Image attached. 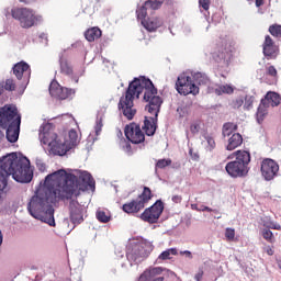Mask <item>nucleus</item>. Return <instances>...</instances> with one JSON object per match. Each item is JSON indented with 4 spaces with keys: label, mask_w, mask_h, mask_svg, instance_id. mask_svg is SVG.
I'll use <instances>...</instances> for the list:
<instances>
[{
    "label": "nucleus",
    "mask_w": 281,
    "mask_h": 281,
    "mask_svg": "<svg viewBox=\"0 0 281 281\" xmlns=\"http://www.w3.org/2000/svg\"><path fill=\"white\" fill-rule=\"evenodd\" d=\"M89 188L95 189V180L91 173L82 171L78 177L67 173L65 169H59L46 176L43 188H40L32 196L27 210L33 218L56 227L52 204L78 199L80 192H87Z\"/></svg>",
    "instance_id": "f257e3e1"
},
{
    "label": "nucleus",
    "mask_w": 281,
    "mask_h": 281,
    "mask_svg": "<svg viewBox=\"0 0 281 281\" xmlns=\"http://www.w3.org/2000/svg\"><path fill=\"white\" fill-rule=\"evenodd\" d=\"M144 93L145 102H148L145 110L150 113V115H159L161 111V104L164 100L161 97L157 95L158 91L150 79L146 77L135 78L125 92V95L121 97L119 101V110L122 111L124 117L127 120H133L137 113L135 109V98L139 99V95Z\"/></svg>",
    "instance_id": "f03ea898"
},
{
    "label": "nucleus",
    "mask_w": 281,
    "mask_h": 281,
    "mask_svg": "<svg viewBox=\"0 0 281 281\" xmlns=\"http://www.w3.org/2000/svg\"><path fill=\"white\" fill-rule=\"evenodd\" d=\"M12 177L18 183H30L34 172L30 168V159L16 153L8 154L0 159V199L8 188V178Z\"/></svg>",
    "instance_id": "7ed1b4c3"
},
{
    "label": "nucleus",
    "mask_w": 281,
    "mask_h": 281,
    "mask_svg": "<svg viewBox=\"0 0 281 281\" xmlns=\"http://www.w3.org/2000/svg\"><path fill=\"white\" fill-rule=\"evenodd\" d=\"M0 128L7 130L5 137L10 144L19 142L21 133V113L14 104H5L0 108ZM4 134L0 131V139H3Z\"/></svg>",
    "instance_id": "20e7f679"
},
{
    "label": "nucleus",
    "mask_w": 281,
    "mask_h": 281,
    "mask_svg": "<svg viewBox=\"0 0 281 281\" xmlns=\"http://www.w3.org/2000/svg\"><path fill=\"white\" fill-rule=\"evenodd\" d=\"M12 16L14 21H18L20 26L23 27V30H30V27H34V25H38L41 21H43V16L36 14V11H34L31 8L26 7H14L11 9L4 10V15Z\"/></svg>",
    "instance_id": "39448f33"
},
{
    "label": "nucleus",
    "mask_w": 281,
    "mask_h": 281,
    "mask_svg": "<svg viewBox=\"0 0 281 281\" xmlns=\"http://www.w3.org/2000/svg\"><path fill=\"white\" fill-rule=\"evenodd\" d=\"M236 159L229 161L225 166V170L233 179L238 177H247L249 175V164H251V154L247 150H236L233 154Z\"/></svg>",
    "instance_id": "423d86ee"
},
{
    "label": "nucleus",
    "mask_w": 281,
    "mask_h": 281,
    "mask_svg": "<svg viewBox=\"0 0 281 281\" xmlns=\"http://www.w3.org/2000/svg\"><path fill=\"white\" fill-rule=\"evenodd\" d=\"M151 199L153 191L150 188L144 187L143 192L136 199L123 204L122 210L125 214H139Z\"/></svg>",
    "instance_id": "0eeeda50"
},
{
    "label": "nucleus",
    "mask_w": 281,
    "mask_h": 281,
    "mask_svg": "<svg viewBox=\"0 0 281 281\" xmlns=\"http://www.w3.org/2000/svg\"><path fill=\"white\" fill-rule=\"evenodd\" d=\"M176 89L180 95H199V88L192 77L181 74L176 81Z\"/></svg>",
    "instance_id": "6e6552de"
},
{
    "label": "nucleus",
    "mask_w": 281,
    "mask_h": 281,
    "mask_svg": "<svg viewBox=\"0 0 281 281\" xmlns=\"http://www.w3.org/2000/svg\"><path fill=\"white\" fill-rule=\"evenodd\" d=\"M215 63H229L232 60V46L227 40H220L213 52Z\"/></svg>",
    "instance_id": "1a4fd4ad"
},
{
    "label": "nucleus",
    "mask_w": 281,
    "mask_h": 281,
    "mask_svg": "<svg viewBox=\"0 0 281 281\" xmlns=\"http://www.w3.org/2000/svg\"><path fill=\"white\" fill-rule=\"evenodd\" d=\"M164 214V202L157 200L150 207H147L142 214L140 218L145 223H157L159 217Z\"/></svg>",
    "instance_id": "9d476101"
},
{
    "label": "nucleus",
    "mask_w": 281,
    "mask_h": 281,
    "mask_svg": "<svg viewBox=\"0 0 281 281\" xmlns=\"http://www.w3.org/2000/svg\"><path fill=\"white\" fill-rule=\"evenodd\" d=\"M260 170L266 181H273V178L278 177V173L280 172V165L271 158H265L261 161Z\"/></svg>",
    "instance_id": "9b49d317"
},
{
    "label": "nucleus",
    "mask_w": 281,
    "mask_h": 281,
    "mask_svg": "<svg viewBox=\"0 0 281 281\" xmlns=\"http://www.w3.org/2000/svg\"><path fill=\"white\" fill-rule=\"evenodd\" d=\"M125 137L132 144H144L146 142V134L142 132V126L137 123H131L125 126Z\"/></svg>",
    "instance_id": "f8f14e48"
},
{
    "label": "nucleus",
    "mask_w": 281,
    "mask_h": 281,
    "mask_svg": "<svg viewBox=\"0 0 281 281\" xmlns=\"http://www.w3.org/2000/svg\"><path fill=\"white\" fill-rule=\"evenodd\" d=\"M13 76L18 80H21L23 85L30 83V78H32V68L30 67V64L25 63L24 60L16 63L12 67Z\"/></svg>",
    "instance_id": "ddd939ff"
},
{
    "label": "nucleus",
    "mask_w": 281,
    "mask_h": 281,
    "mask_svg": "<svg viewBox=\"0 0 281 281\" xmlns=\"http://www.w3.org/2000/svg\"><path fill=\"white\" fill-rule=\"evenodd\" d=\"M40 139L44 146H50L54 140L58 139V134L54 132V124L45 123L40 128Z\"/></svg>",
    "instance_id": "4468645a"
},
{
    "label": "nucleus",
    "mask_w": 281,
    "mask_h": 281,
    "mask_svg": "<svg viewBox=\"0 0 281 281\" xmlns=\"http://www.w3.org/2000/svg\"><path fill=\"white\" fill-rule=\"evenodd\" d=\"M70 222L74 225H80L85 221V206L78 203L76 200L69 202Z\"/></svg>",
    "instance_id": "2eb2a0df"
},
{
    "label": "nucleus",
    "mask_w": 281,
    "mask_h": 281,
    "mask_svg": "<svg viewBox=\"0 0 281 281\" xmlns=\"http://www.w3.org/2000/svg\"><path fill=\"white\" fill-rule=\"evenodd\" d=\"M262 49L263 56L267 60H276L278 58V54H280V47L276 45V42L269 35H266L265 37Z\"/></svg>",
    "instance_id": "dca6fc26"
},
{
    "label": "nucleus",
    "mask_w": 281,
    "mask_h": 281,
    "mask_svg": "<svg viewBox=\"0 0 281 281\" xmlns=\"http://www.w3.org/2000/svg\"><path fill=\"white\" fill-rule=\"evenodd\" d=\"M49 93L52 98H57V100H67V98H70V95L76 93V90L63 88L58 82H52L49 86Z\"/></svg>",
    "instance_id": "f3484780"
},
{
    "label": "nucleus",
    "mask_w": 281,
    "mask_h": 281,
    "mask_svg": "<svg viewBox=\"0 0 281 281\" xmlns=\"http://www.w3.org/2000/svg\"><path fill=\"white\" fill-rule=\"evenodd\" d=\"M157 117H159V114H154V117L145 116L144 125L142 126V128L147 137H153V135L157 133Z\"/></svg>",
    "instance_id": "a211bd4d"
},
{
    "label": "nucleus",
    "mask_w": 281,
    "mask_h": 281,
    "mask_svg": "<svg viewBox=\"0 0 281 281\" xmlns=\"http://www.w3.org/2000/svg\"><path fill=\"white\" fill-rule=\"evenodd\" d=\"M143 27H145V30H147V32H155L157 30H159V27H161V25H164V20H161L160 18H148L147 20H143L142 23Z\"/></svg>",
    "instance_id": "6ab92c4d"
},
{
    "label": "nucleus",
    "mask_w": 281,
    "mask_h": 281,
    "mask_svg": "<svg viewBox=\"0 0 281 281\" xmlns=\"http://www.w3.org/2000/svg\"><path fill=\"white\" fill-rule=\"evenodd\" d=\"M48 148H50L54 155H59L60 157H63V155H67V150H69L67 145L60 142L58 138L54 139L53 144H50Z\"/></svg>",
    "instance_id": "aec40b11"
},
{
    "label": "nucleus",
    "mask_w": 281,
    "mask_h": 281,
    "mask_svg": "<svg viewBox=\"0 0 281 281\" xmlns=\"http://www.w3.org/2000/svg\"><path fill=\"white\" fill-rule=\"evenodd\" d=\"M267 105L276 108L281 104V97L278 92L269 91L266 93L265 98L261 99Z\"/></svg>",
    "instance_id": "412c9836"
},
{
    "label": "nucleus",
    "mask_w": 281,
    "mask_h": 281,
    "mask_svg": "<svg viewBox=\"0 0 281 281\" xmlns=\"http://www.w3.org/2000/svg\"><path fill=\"white\" fill-rule=\"evenodd\" d=\"M59 67L60 74H64V76H74V66H71V63H69L67 57L61 56L59 58Z\"/></svg>",
    "instance_id": "4be33fe9"
},
{
    "label": "nucleus",
    "mask_w": 281,
    "mask_h": 281,
    "mask_svg": "<svg viewBox=\"0 0 281 281\" xmlns=\"http://www.w3.org/2000/svg\"><path fill=\"white\" fill-rule=\"evenodd\" d=\"M101 36H102V30H100V27L98 26L90 27L85 32V38L89 43H93L94 41H98V38H100Z\"/></svg>",
    "instance_id": "5701e85b"
},
{
    "label": "nucleus",
    "mask_w": 281,
    "mask_h": 281,
    "mask_svg": "<svg viewBox=\"0 0 281 281\" xmlns=\"http://www.w3.org/2000/svg\"><path fill=\"white\" fill-rule=\"evenodd\" d=\"M243 145V135L240 133H234L232 137L228 138V144L226 150H236L238 146Z\"/></svg>",
    "instance_id": "b1692460"
},
{
    "label": "nucleus",
    "mask_w": 281,
    "mask_h": 281,
    "mask_svg": "<svg viewBox=\"0 0 281 281\" xmlns=\"http://www.w3.org/2000/svg\"><path fill=\"white\" fill-rule=\"evenodd\" d=\"M143 250L144 248L142 246H135L132 250H130L126 254L127 260H130V262H134L135 265H137V262H139L142 259Z\"/></svg>",
    "instance_id": "393cba45"
},
{
    "label": "nucleus",
    "mask_w": 281,
    "mask_h": 281,
    "mask_svg": "<svg viewBox=\"0 0 281 281\" xmlns=\"http://www.w3.org/2000/svg\"><path fill=\"white\" fill-rule=\"evenodd\" d=\"M269 115V105L261 99L260 104L257 109V121L260 124V122H265V117Z\"/></svg>",
    "instance_id": "a878e982"
},
{
    "label": "nucleus",
    "mask_w": 281,
    "mask_h": 281,
    "mask_svg": "<svg viewBox=\"0 0 281 281\" xmlns=\"http://www.w3.org/2000/svg\"><path fill=\"white\" fill-rule=\"evenodd\" d=\"M236 131H238V125L232 122H227L223 125L222 135L223 137H229V135Z\"/></svg>",
    "instance_id": "bb28decb"
},
{
    "label": "nucleus",
    "mask_w": 281,
    "mask_h": 281,
    "mask_svg": "<svg viewBox=\"0 0 281 281\" xmlns=\"http://www.w3.org/2000/svg\"><path fill=\"white\" fill-rule=\"evenodd\" d=\"M136 16L138 21H140V23H144V21H146V16H148V7L145 2L136 10Z\"/></svg>",
    "instance_id": "cd10ccee"
},
{
    "label": "nucleus",
    "mask_w": 281,
    "mask_h": 281,
    "mask_svg": "<svg viewBox=\"0 0 281 281\" xmlns=\"http://www.w3.org/2000/svg\"><path fill=\"white\" fill-rule=\"evenodd\" d=\"M215 93L216 95H223V93H226L228 95H232V93H234V87L229 86V85H222L218 86L215 89Z\"/></svg>",
    "instance_id": "c85d7f7f"
},
{
    "label": "nucleus",
    "mask_w": 281,
    "mask_h": 281,
    "mask_svg": "<svg viewBox=\"0 0 281 281\" xmlns=\"http://www.w3.org/2000/svg\"><path fill=\"white\" fill-rule=\"evenodd\" d=\"M147 10H159L164 5V0H146Z\"/></svg>",
    "instance_id": "c756f323"
},
{
    "label": "nucleus",
    "mask_w": 281,
    "mask_h": 281,
    "mask_svg": "<svg viewBox=\"0 0 281 281\" xmlns=\"http://www.w3.org/2000/svg\"><path fill=\"white\" fill-rule=\"evenodd\" d=\"M176 248H169L158 256V260H170V256H177Z\"/></svg>",
    "instance_id": "7c9ffc66"
},
{
    "label": "nucleus",
    "mask_w": 281,
    "mask_h": 281,
    "mask_svg": "<svg viewBox=\"0 0 281 281\" xmlns=\"http://www.w3.org/2000/svg\"><path fill=\"white\" fill-rule=\"evenodd\" d=\"M97 216V221H99V223H109V221H111V214L104 212V211H97L95 213Z\"/></svg>",
    "instance_id": "2f4dec72"
},
{
    "label": "nucleus",
    "mask_w": 281,
    "mask_h": 281,
    "mask_svg": "<svg viewBox=\"0 0 281 281\" xmlns=\"http://www.w3.org/2000/svg\"><path fill=\"white\" fill-rule=\"evenodd\" d=\"M268 32H270L271 36L274 38L281 40V25L280 24H272L269 26Z\"/></svg>",
    "instance_id": "473e14b6"
},
{
    "label": "nucleus",
    "mask_w": 281,
    "mask_h": 281,
    "mask_svg": "<svg viewBox=\"0 0 281 281\" xmlns=\"http://www.w3.org/2000/svg\"><path fill=\"white\" fill-rule=\"evenodd\" d=\"M69 137V146H78V143L80 142L78 138V132L76 130H70L68 133Z\"/></svg>",
    "instance_id": "72a5a7b5"
},
{
    "label": "nucleus",
    "mask_w": 281,
    "mask_h": 281,
    "mask_svg": "<svg viewBox=\"0 0 281 281\" xmlns=\"http://www.w3.org/2000/svg\"><path fill=\"white\" fill-rule=\"evenodd\" d=\"M196 85H209L210 83V79L207 78V76L201 74V72H196L194 76H193Z\"/></svg>",
    "instance_id": "f704fd0d"
},
{
    "label": "nucleus",
    "mask_w": 281,
    "mask_h": 281,
    "mask_svg": "<svg viewBox=\"0 0 281 281\" xmlns=\"http://www.w3.org/2000/svg\"><path fill=\"white\" fill-rule=\"evenodd\" d=\"M262 238L267 240V243H276V237L273 236V232L269 231L268 228H263L261 231Z\"/></svg>",
    "instance_id": "c9c22d12"
},
{
    "label": "nucleus",
    "mask_w": 281,
    "mask_h": 281,
    "mask_svg": "<svg viewBox=\"0 0 281 281\" xmlns=\"http://www.w3.org/2000/svg\"><path fill=\"white\" fill-rule=\"evenodd\" d=\"M204 139H206L207 143L206 150H210V153H212V150L216 148V140L214 139V136L206 135L204 136Z\"/></svg>",
    "instance_id": "e433bc0d"
},
{
    "label": "nucleus",
    "mask_w": 281,
    "mask_h": 281,
    "mask_svg": "<svg viewBox=\"0 0 281 281\" xmlns=\"http://www.w3.org/2000/svg\"><path fill=\"white\" fill-rule=\"evenodd\" d=\"M266 76H270L272 80H278V69H276V66H267Z\"/></svg>",
    "instance_id": "4c0bfd02"
},
{
    "label": "nucleus",
    "mask_w": 281,
    "mask_h": 281,
    "mask_svg": "<svg viewBox=\"0 0 281 281\" xmlns=\"http://www.w3.org/2000/svg\"><path fill=\"white\" fill-rule=\"evenodd\" d=\"M168 166H172V160L171 159H159L156 162V169L162 170V168H168Z\"/></svg>",
    "instance_id": "58836bf2"
},
{
    "label": "nucleus",
    "mask_w": 281,
    "mask_h": 281,
    "mask_svg": "<svg viewBox=\"0 0 281 281\" xmlns=\"http://www.w3.org/2000/svg\"><path fill=\"white\" fill-rule=\"evenodd\" d=\"M190 131L192 135H198V133L201 131V120H198L191 123Z\"/></svg>",
    "instance_id": "ea45409f"
},
{
    "label": "nucleus",
    "mask_w": 281,
    "mask_h": 281,
    "mask_svg": "<svg viewBox=\"0 0 281 281\" xmlns=\"http://www.w3.org/2000/svg\"><path fill=\"white\" fill-rule=\"evenodd\" d=\"M3 87L5 91H14V89H16V83L13 79H7Z\"/></svg>",
    "instance_id": "a19ab883"
},
{
    "label": "nucleus",
    "mask_w": 281,
    "mask_h": 281,
    "mask_svg": "<svg viewBox=\"0 0 281 281\" xmlns=\"http://www.w3.org/2000/svg\"><path fill=\"white\" fill-rule=\"evenodd\" d=\"M225 238L229 241L234 240V238H236V229L226 228L225 229Z\"/></svg>",
    "instance_id": "79ce46f5"
},
{
    "label": "nucleus",
    "mask_w": 281,
    "mask_h": 281,
    "mask_svg": "<svg viewBox=\"0 0 281 281\" xmlns=\"http://www.w3.org/2000/svg\"><path fill=\"white\" fill-rule=\"evenodd\" d=\"M244 104H245V99H243V97H239V98L233 100L231 103L233 109H240V106H243Z\"/></svg>",
    "instance_id": "37998d69"
},
{
    "label": "nucleus",
    "mask_w": 281,
    "mask_h": 281,
    "mask_svg": "<svg viewBox=\"0 0 281 281\" xmlns=\"http://www.w3.org/2000/svg\"><path fill=\"white\" fill-rule=\"evenodd\" d=\"M211 3H212L211 0H199L200 8H203V10H205V12H207V10H210Z\"/></svg>",
    "instance_id": "c03bdc74"
},
{
    "label": "nucleus",
    "mask_w": 281,
    "mask_h": 281,
    "mask_svg": "<svg viewBox=\"0 0 281 281\" xmlns=\"http://www.w3.org/2000/svg\"><path fill=\"white\" fill-rule=\"evenodd\" d=\"M245 104L244 108L245 109H251L254 106V99L251 97H249L248 99H245Z\"/></svg>",
    "instance_id": "a18cd8bd"
},
{
    "label": "nucleus",
    "mask_w": 281,
    "mask_h": 281,
    "mask_svg": "<svg viewBox=\"0 0 281 281\" xmlns=\"http://www.w3.org/2000/svg\"><path fill=\"white\" fill-rule=\"evenodd\" d=\"M161 268H153L150 269L148 272H145V273H148V276H159L161 273Z\"/></svg>",
    "instance_id": "49530a36"
},
{
    "label": "nucleus",
    "mask_w": 281,
    "mask_h": 281,
    "mask_svg": "<svg viewBox=\"0 0 281 281\" xmlns=\"http://www.w3.org/2000/svg\"><path fill=\"white\" fill-rule=\"evenodd\" d=\"M267 227H268V229H277L279 232L281 229L280 224H273V223H271L270 225H267Z\"/></svg>",
    "instance_id": "de8ad7c7"
},
{
    "label": "nucleus",
    "mask_w": 281,
    "mask_h": 281,
    "mask_svg": "<svg viewBox=\"0 0 281 281\" xmlns=\"http://www.w3.org/2000/svg\"><path fill=\"white\" fill-rule=\"evenodd\" d=\"M171 201H173V203H181V201H183V198L181 195H173L171 198Z\"/></svg>",
    "instance_id": "09e8293b"
},
{
    "label": "nucleus",
    "mask_w": 281,
    "mask_h": 281,
    "mask_svg": "<svg viewBox=\"0 0 281 281\" xmlns=\"http://www.w3.org/2000/svg\"><path fill=\"white\" fill-rule=\"evenodd\" d=\"M189 155L193 159V161H199V154H193L192 149L189 150Z\"/></svg>",
    "instance_id": "8fccbe9b"
},
{
    "label": "nucleus",
    "mask_w": 281,
    "mask_h": 281,
    "mask_svg": "<svg viewBox=\"0 0 281 281\" xmlns=\"http://www.w3.org/2000/svg\"><path fill=\"white\" fill-rule=\"evenodd\" d=\"M194 279H195L196 281L203 280V270H200V271L195 274Z\"/></svg>",
    "instance_id": "3c124183"
},
{
    "label": "nucleus",
    "mask_w": 281,
    "mask_h": 281,
    "mask_svg": "<svg viewBox=\"0 0 281 281\" xmlns=\"http://www.w3.org/2000/svg\"><path fill=\"white\" fill-rule=\"evenodd\" d=\"M181 256L192 259V252L190 250L180 251Z\"/></svg>",
    "instance_id": "603ef678"
},
{
    "label": "nucleus",
    "mask_w": 281,
    "mask_h": 281,
    "mask_svg": "<svg viewBox=\"0 0 281 281\" xmlns=\"http://www.w3.org/2000/svg\"><path fill=\"white\" fill-rule=\"evenodd\" d=\"M20 3H24L25 5H30L31 3H34L36 0H19Z\"/></svg>",
    "instance_id": "864d4df0"
},
{
    "label": "nucleus",
    "mask_w": 281,
    "mask_h": 281,
    "mask_svg": "<svg viewBox=\"0 0 281 281\" xmlns=\"http://www.w3.org/2000/svg\"><path fill=\"white\" fill-rule=\"evenodd\" d=\"M261 5H265V0H256V7L260 8Z\"/></svg>",
    "instance_id": "5fc2aeb1"
},
{
    "label": "nucleus",
    "mask_w": 281,
    "mask_h": 281,
    "mask_svg": "<svg viewBox=\"0 0 281 281\" xmlns=\"http://www.w3.org/2000/svg\"><path fill=\"white\" fill-rule=\"evenodd\" d=\"M201 212H214V210L210 209L209 206H202Z\"/></svg>",
    "instance_id": "6e6d98bb"
},
{
    "label": "nucleus",
    "mask_w": 281,
    "mask_h": 281,
    "mask_svg": "<svg viewBox=\"0 0 281 281\" xmlns=\"http://www.w3.org/2000/svg\"><path fill=\"white\" fill-rule=\"evenodd\" d=\"M4 90L5 88L3 87V83H0V95H3Z\"/></svg>",
    "instance_id": "4d7b16f0"
},
{
    "label": "nucleus",
    "mask_w": 281,
    "mask_h": 281,
    "mask_svg": "<svg viewBox=\"0 0 281 281\" xmlns=\"http://www.w3.org/2000/svg\"><path fill=\"white\" fill-rule=\"evenodd\" d=\"M3 244V235L1 234V231H0V245Z\"/></svg>",
    "instance_id": "13d9d810"
},
{
    "label": "nucleus",
    "mask_w": 281,
    "mask_h": 281,
    "mask_svg": "<svg viewBox=\"0 0 281 281\" xmlns=\"http://www.w3.org/2000/svg\"><path fill=\"white\" fill-rule=\"evenodd\" d=\"M153 281H164V277H158V278L154 279Z\"/></svg>",
    "instance_id": "bf43d9fd"
},
{
    "label": "nucleus",
    "mask_w": 281,
    "mask_h": 281,
    "mask_svg": "<svg viewBox=\"0 0 281 281\" xmlns=\"http://www.w3.org/2000/svg\"><path fill=\"white\" fill-rule=\"evenodd\" d=\"M268 256H273V250L272 249L268 250Z\"/></svg>",
    "instance_id": "052dcab7"
}]
</instances>
